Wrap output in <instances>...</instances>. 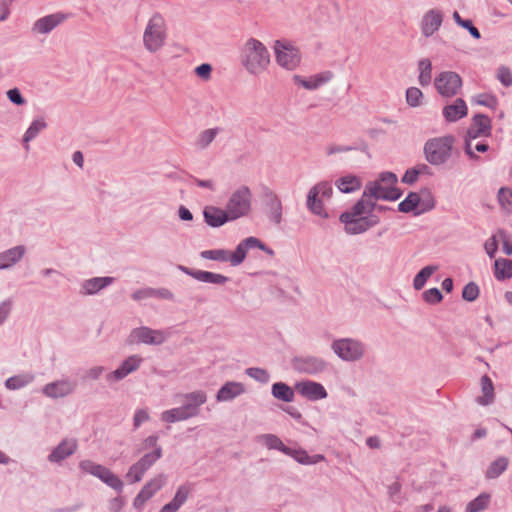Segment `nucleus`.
Returning <instances> with one entry per match:
<instances>
[{
	"instance_id": "56",
	"label": "nucleus",
	"mask_w": 512,
	"mask_h": 512,
	"mask_svg": "<svg viewBox=\"0 0 512 512\" xmlns=\"http://www.w3.org/2000/svg\"><path fill=\"white\" fill-rule=\"evenodd\" d=\"M497 78L504 86L509 87L512 85V73L510 69L505 66L498 69Z\"/></svg>"
},
{
	"instance_id": "62",
	"label": "nucleus",
	"mask_w": 512,
	"mask_h": 512,
	"mask_svg": "<svg viewBox=\"0 0 512 512\" xmlns=\"http://www.w3.org/2000/svg\"><path fill=\"white\" fill-rule=\"evenodd\" d=\"M149 419V414L146 410L140 409L135 412L134 415V426L137 428L139 427L143 422L147 421Z\"/></svg>"
},
{
	"instance_id": "16",
	"label": "nucleus",
	"mask_w": 512,
	"mask_h": 512,
	"mask_svg": "<svg viewBox=\"0 0 512 512\" xmlns=\"http://www.w3.org/2000/svg\"><path fill=\"white\" fill-rule=\"evenodd\" d=\"M295 389L303 397L310 400H319L327 397L324 386L317 382L302 381L295 385Z\"/></svg>"
},
{
	"instance_id": "46",
	"label": "nucleus",
	"mask_w": 512,
	"mask_h": 512,
	"mask_svg": "<svg viewBox=\"0 0 512 512\" xmlns=\"http://www.w3.org/2000/svg\"><path fill=\"white\" fill-rule=\"evenodd\" d=\"M246 246L241 242L238 244L236 250L234 252L229 251V262L232 266H237L241 264L247 254Z\"/></svg>"
},
{
	"instance_id": "43",
	"label": "nucleus",
	"mask_w": 512,
	"mask_h": 512,
	"mask_svg": "<svg viewBox=\"0 0 512 512\" xmlns=\"http://www.w3.org/2000/svg\"><path fill=\"white\" fill-rule=\"evenodd\" d=\"M204 259L229 262V251L224 249L205 250L201 252Z\"/></svg>"
},
{
	"instance_id": "51",
	"label": "nucleus",
	"mask_w": 512,
	"mask_h": 512,
	"mask_svg": "<svg viewBox=\"0 0 512 512\" xmlns=\"http://www.w3.org/2000/svg\"><path fill=\"white\" fill-rule=\"evenodd\" d=\"M478 296H479V288L475 283L470 282L467 285H465V287L463 288V292H462V297L465 300L471 302V301L476 300L478 298Z\"/></svg>"
},
{
	"instance_id": "44",
	"label": "nucleus",
	"mask_w": 512,
	"mask_h": 512,
	"mask_svg": "<svg viewBox=\"0 0 512 512\" xmlns=\"http://www.w3.org/2000/svg\"><path fill=\"white\" fill-rule=\"evenodd\" d=\"M419 201L420 197L417 193H410L402 202L399 203L398 208L401 212L408 213L418 206Z\"/></svg>"
},
{
	"instance_id": "60",
	"label": "nucleus",
	"mask_w": 512,
	"mask_h": 512,
	"mask_svg": "<svg viewBox=\"0 0 512 512\" xmlns=\"http://www.w3.org/2000/svg\"><path fill=\"white\" fill-rule=\"evenodd\" d=\"M195 74L204 81L211 78L212 66L208 63H203L195 68Z\"/></svg>"
},
{
	"instance_id": "39",
	"label": "nucleus",
	"mask_w": 512,
	"mask_h": 512,
	"mask_svg": "<svg viewBox=\"0 0 512 512\" xmlns=\"http://www.w3.org/2000/svg\"><path fill=\"white\" fill-rule=\"evenodd\" d=\"M259 441L265 445L268 449H276L285 454L287 446L281 441V439L272 434H265L259 437Z\"/></svg>"
},
{
	"instance_id": "55",
	"label": "nucleus",
	"mask_w": 512,
	"mask_h": 512,
	"mask_svg": "<svg viewBox=\"0 0 512 512\" xmlns=\"http://www.w3.org/2000/svg\"><path fill=\"white\" fill-rule=\"evenodd\" d=\"M498 236H499V240L502 243L503 251L505 252V254L511 255L512 254V236H510L503 230L498 231Z\"/></svg>"
},
{
	"instance_id": "1",
	"label": "nucleus",
	"mask_w": 512,
	"mask_h": 512,
	"mask_svg": "<svg viewBox=\"0 0 512 512\" xmlns=\"http://www.w3.org/2000/svg\"><path fill=\"white\" fill-rule=\"evenodd\" d=\"M241 64L249 74L260 75L270 64V53L261 41L249 38L241 48Z\"/></svg>"
},
{
	"instance_id": "5",
	"label": "nucleus",
	"mask_w": 512,
	"mask_h": 512,
	"mask_svg": "<svg viewBox=\"0 0 512 512\" xmlns=\"http://www.w3.org/2000/svg\"><path fill=\"white\" fill-rule=\"evenodd\" d=\"M276 63L287 71L296 70L301 64V52L291 41L276 40L273 45Z\"/></svg>"
},
{
	"instance_id": "4",
	"label": "nucleus",
	"mask_w": 512,
	"mask_h": 512,
	"mask_svg": "<svg viewBox=\"0 0 512 512\" xmlns=\"http://www.w3.org/2000/svg\"><path fill=\"white\" fill-rule=\"evenodd\" d=\"M453 146L452 136L432 138L424 145L425 158L432 165H441L451 157Z\"/></svg>"
},
{
	"instance_id": "48",
	"label": "nucleus",
	"mask_w": 512,
	"mask_h": 512,
	"mask_svg": "<svg viewBox=\"0 0 512 512\" xmlns=\"http://www.w3.org/2000/svg\"><path fill=\"white\" fill-rule=\"evenodd\" d=\"M46 127V123L43 120H35L32 122L30 127L27 129L24 135V141L28 143L33 138L37 136V134L42 131Z\"/></svg>"
},
{
	"instance_id": "26",
	"label": "nucleus",
	"mask_w": 512,
	"mask_h": 512,
	"mask_svg": "<svg viewBox=\"0 0 512 512\" xmlns=\"http://www.w3.org/2000/svg\"><path fill=\"white\" fill-rule=\"evenodd\" d=\"M142 359L139 356H130L127 358L122 365L116 369L111 375V378H114L115 380H120L130 374L131 372L135 371L141 364Z\"/></svg>"
},
{
	"instance_id": "22",
	"label": "nucleus",
	"mask_w": 512,
	"mask_h": 512,
	"mask_svg": "<svg viewBox=\"0 0 512 512\" xmlns=\"http://www.w3.org/2000/svg\"><path fill=\"white\" fill-rule=\"evenodd\" d=\"M74 389V385L68 381H57L47 384L43 388V393L51 398L64 397L70 394Z\"/></svg>"
},
{
	"instance_id": "23",
	"label": "nucleus",
	"mask_w": 512,
	"mask_h": 512,
	"mask_svg": "<svg viewBox=\"0 0 512 512\" xmlns=\"http://www.w3.org/2000/svg\"><path fill=\"white\" fill-rule=\"evenodd\" d=\"M324 367L325 364L322 360L313 357L297 358L294 360V368L301 372L312 374L323 370Z\"/></svg>"
},
{
	"instance_id": "42",
	"label": "nucleus",
	"mask_w": 512,
	"mask_h": 512,
	"mask_svg": "<svg viewBox=\"0 0 512 512\" xmlns=\"http://www.w3.org/2000/svg\"><path fill=\"white\" fill-rule=\"evenodd\" d=\"M270 217L276 223L279 224L282 218V204L280 199L272 194L269 202Z\"/></svg>"
},
{
	"instance_id": "7",
	"label": "nucleus",
	"mask_w": 512,
	"mask_h": 512,
	"mask_svg": "<svg viewBox=\"0 0 512 512\" xmlns=\"http://www.w3.org/2000/svg\"><path fill=\"white\" fill-rule=\"evenodd\" d=\"M332 186L328 182H320L313 186L307 195V207L315 215L327 218L328 214L324 208V200L332 195Z\"/></svg>"
},
{
	"instance_id": "8",
	"label": "nucleus",
	"mask_w": 512,
	"mask_h": 512,
	"mask_svg": "<svg viewBox=\"0 0 512 512\" xmlns=\"http://www.w3.org/2000/svg\"><path fill=\"white\" fill-rule=\"evenodd\" d=\"M79 468L83 472L89 473L99 478L101 481L115 490L121 491L123 487L122 481L108 468L100 464H96L90 460H84L80 462Z\"/></svg>"
},
{
	"instance_id": "36",
	"label": "nucleus",
	"mask_w": 512,
	"mask_h": 512,
	"mask_svg": "<svg viewBox=\"0 0 512 512\" xmlns=\"http://www.w3.org/2000/svg\"><path fill=\"white\" fill-rule=\"evenodd\" d=\"M112 281L113 278L111 277L93 278L85 282L84 289L87 294H93L98 292L100 289L106 287L107 285L111 284Z\"/></svg>"
},
{
	"instance_id": "15",
	"label": "nucleus",
	"mask_w": 512,
	"mask_h": 512,
	"mask_svg": "<svg viewBox=\"0 0 512 512\" xmlns=\"http://www.w3.org/2000/svg\"><path fill=\"white\" fill-rule=\"evenodd\" d=\"M491 133V121L488 116L478 114L472 119V123L467 131L466 139H477L478 137L488 136Z\"/></svg>"
},
{
	"instance_id": "29",
	"label": "nucleus",
	"mask_w": 512,
	"mask_h": 512,
	"mask_svg": "<svg viewBox=\"0 0 512 512\" xmlns=\"http://www.w3.org/2000/svg\"><path fill=\"white\" fill-rule=\"evenodd\" d=\"M186 273L201 282H207V283H213V284H224L228 280V278L224 275L209 272V271H202V270L188 271L187 270Z\"/></svg>"
},
{
	"instance_id": "64",
	"label": "nucleus",
	"mask_w": 512,
	"mask_h": 512,
	"mask_svg": "<svg viewBox=\"0 0 512 512\" xmlns=\"http://www.w3.org/2000/svg\"><path fill=\"white\" fill-rule=\"evenodd\" d=\"M155 295V291L153 289H142L133 293L132 297L134 300H141L144 298L152 297Z\"/></svg>"
},
{
	"instance_id": "31",
	"label": "nucleus",
	"mask_w": 512,
	"mask_h": 512,
	"mask_svg": "<svg viewBox=\"0 0 512 512\" xmlns=\"http://www.w3.org/2000/svg\"><path fill=\"white\" fill-rule=\"evenodd\" d=\"M480 382L482 396L477 401L479 404L486 406L494 401V386L492 380L487 375L482 376Z\"/></svg>"
},
{
	"instance_id": "2",
	"label": "nucleus",
	"mask_w": 512,
	"mask_h": 512,
	"mask_svg": "<svg viewBox=\"0 0 512 512\" xmlns=\"http://www.w3.org/2000/svg\"><path fill=\"white\" fill-rule=\"evenodd\" d=\"M168 26L164 16L155 12L148 19L143 32V46L150 53L160 51L166 44Z\"/></svg>"
},
{
	"instance_id": "59",
	"label": "nucleus",
	"mask_w": 512,
	"mask_h": 512,
	"mask_svg": "<svg viewBox=\"0 0 512 512\" xmlns=\"http://www.w3.org/2000/svg\"><path fill=\"white\" fill-rule=\"evenodd\" d=\"M475 102L479 105L495 108L497 99L495 96L489 94H479L475 97Z\"/></svg>"
},
{
	"instance_id": "10",
	"label": "nucleus",
	"mask_w": 512,
	"mask_h": 512,
	"mask_svg": "<svg viewBox=\"0 0 512 512\" xmlns=\"http://www.w3.org/2000/svg\"><path fill=\"white\" fill-rule=\"evenodd\" d=\"M334 352L345 361H355L362 357L364 348L361 343L351 339L334 341Z\"/></svg>"
},
{
	"instance_id": "61",
	"label": "nucleus",
	"mask_w": 512,
	"mask_h": 512,
	"mask_svg": "<svg viewBox=\"0 0 512 512\" xmlns=\"http://www.w3.org/2000/svg\"><path fill=\"white\" fill-rule=\"evenodd\" d=\"M498 199L503 207H505L506 204H510L512 199L511 190L508 188H501L498 192Z\"/></svg>"
},
{
	"instance_id": "21",
	"label": "nucleus",
	"mask_w": 512,
	"mask_h": 512,
	"mask_svg": "<svg viewBox=\"0 0 512 512\" xmlns=\"http://www.w3.org/2000/svg\"><path fill=\"white\" fill-rule=\"evenodd\" d=\"M468 108L461 98L456 99L452 104L443 108V116L449 122H455L467 115Z\"/></svg>"
},
{
	"instance_id": "34",
	"label": "nucleus",
	"mask_w": 512,
	"mask_h": 512,
	"mask_svg": "<svg viewBox=\"0 0 512 512\" xmlns=\"http://www.w3.org/2000/svg\"><path fill=\"white\" fill-rule=\"evenodd\" d=\"M184 400L187 402L185 407H194L195 416L199 413V407L204 404L207 400L206 394L203 391H195L184 395Z\"/></svg>"
},
{
	"instance_id": "6",
	"label": "nucleus",
	"mask_w": 512,
	"mask_h": 512,
	"mask_svg": "<svg viewBox=\"0 0 512 512\" xmlns=\"http://www.w3.org/2000/svg\"><path fill=\"white\" fill-rule=\"evenodd\" d=\"M252 193L247 186H241L236 189L230 196L226 208L230 215V219L247 216L251 210Z\"/></svg>"
},
{
	"instance_id": "25",
	"label": "nucleus",
	"mask_w": 512,
	"mask_h": 512,
	"mask_svg": "<svg viewBox=\"0 0 512 512\" xmlns=\"http://www.w3.org/2000/svg\"><path fill=\"white\" fill-rule=\"evenodd\" d=\"M335 186L343 193H352L362 186V179L356 175L348 174L335 181Z\"/></svg>"
},
{
	"instance_id": "40",
	"label": "nucleus",
	"mask_w": 512,
	"mask_h": 512,
	"mask_svg": "<svg viewBox=\"0 0 512 512\" xmlns=\"http://www.w3.org/2000/svg\"><path fill=\"white\" fill-rule=\"evenodd\" d=\"M419 68V83L426 86L431 81L432 65L429 59H422L418 64Z\"/></svg>"
},
{
	"instance_id": "28",
	"label": "nucleus",
	"mask_w": 512,
	"mask_h": 512,
	"mask_svg": "<svg viewBox=\"0 0 512 512\" xmlns=\"http://www.w3.org/2000/svg\"><path fill=\"white\" fill-rule=\"evenodd\" d=\"M244 392V387L238 382L226 383L217 393L218 401H229Z\"/></svg>"
},
{
	"instance_id": "53",
	"label": "nucleus",
	"mask_w": 512,
	"mask_h": 512,
	"mask_svg": "<svg viewBox=\"0 0 512 512\" xmlns=\"http://www.w3.org/2000/svg\"><path fill=\"white\" fill-rule=\"evenodd\" d=\"M145 472L146 471L136 463L129 469L127 478L131 483H136L142 479Z\"/></svg>"
},
{
	"instance_id": "13",
	"label": "nucleus",
	"mask_w": 512,
	"mask_h": 512,
	"mask_svg": "<svg viewBox=\"0 0 512 512\" xmlns=\"http://www.w3.org/2000/svg\"><path fill=\"white\" fill-rule=\"evenodd\" d=\"M69 15L57 12L38 19L33 25V31L47 34L68 19Z\"/></svg>"
},
{
	"instance_id": "12",
	"label": "nucleus",
	"mask_w": 512,
	"mask_h": 512,
	"mask_svg": "<svg viewBox=\"0 0 512 512\" xmlns=\"http://www.w3.org/2000/svg\"><path fill=\"white\" fill-rule=\"evenodd\" d=\"M347 219H350L348 214H342L340 216V221L344 224L346 232L350 234L363 233L379 222L378 217L371 214L365 217H358V221H350Z\"/></svg>"
},
{
	"instance_id": "45",
	"label": "nucleus",
	"mask_w": 512,
	"mask_h": 512,
	"mask_svg": "<svg viewBox=\"0 0 512 512\" xmlns=\"http://www.w3.org/2000/svg\"><path fill=\"white\" fill-rule=\"evenodd\" d=\"M162 455L160 447L155 448L152 453L144 455L138 462L140 467L147 471Z\"/></svg>"
},
{
	"instance_id": "58",
	"label": "nucleus",
	"mask_w": 512,
	"mask_h": 512,
	"mask_svg": "<svg viewBox=\"0 0 512 512\" xmlns=\"http://www.w3.org/2000/svg\"><path fill=\"white\" fill-rule=\"evenodd\" d=\"M246 373L257 381L267 382L269 380V374L267 371L261 368H248Z\"/></svg>"
},
{
	"instance_id": "41",
	"label": "nucleus",
	"mask_w": 512,
	"mask_h": 512,
	"mask_svg": "<svg viewBox=\"0 0 512 512\" xmlns=\"http://www.w3.org/2000/svg\"><path fill=\"white\" fill-rule=\"evenodd\" d=\"M437 270L436 266H426L415 276L413 285L416 290L424 287L427 279Z\"/></svg>"
},
{
	"instance_id": "52",
	"label": "nucleus",
	"mask_w": 512,
	"mask_h": 512,
	"mask_svg": "<svg viewBox=\"0 0 512 512\" xmlns=\"http://www.w3.org/2000/svg\"><path fill=\"white\" fill-rule=\"evenodd\" d=\"M499 241L500 240H499L498 233L496 235L491 236L488 240H486V242L484 244V249L490 258L495 257V254L498 249Z\"/></svg>"
},
{
	"instance_id": "19",
	"label": "nucleus",
	"mask_w": 512,
	"mask_h": 512,
	"mask_svg": "<svg viewBox=\"0 0 512 512\" xmlns=\"http://www.w3.org/2000/svg\"><path fill=\"white\" fill-rule=\"evenodd\" d=\"M333 77V74L330 71H325L313 76H310L307 79L302 78L299 75H295L293 77L294 82L297 85H301L307 90H315L319 88L320 86L326 84L329 82Z\"/></svg>"
},
{
	"instance_id": "30",
	"label": "nucleus",
	"mask_w": 512,
	"mask_h": 512,
	"mask_svg": "<svg viewBox=\"0 0 512 512\" xmlns=\"http://www.w3.org/2000/svg\"><path fill=\"white\" fill-rule=\"evenodd\" d=\"M285 454L291 456L297 462H299L300 464H304V465L316 464L324 459V457L322 455L310 456L304 450L292 449L289 447L287 448Z\"/></svg>"
},
{
	"instance_id": "24",
	"label": "nucleus",
	"mask_w": 512,
	"mask_h": 512,
	"mask_svg": "<svg viewBox=\"0 0 512 512\" xmlns=\"http://www.w3.org/2000/svg\"><path fill=\"white\" fill-rule=\"evenodd\" d=\"M76 449L77 443L75 440H64L52 451L49 455V460L51 462H59L72 455Z\"/></svg>"
},
{
	"instance_id": "63",
	"label": "nucleus",
	"mask_w": 512,
	"mask_h": 512,
	"mask_svg": "<svg viewBox=\"0 0 512 512\" xmlns=\"http://www.w3.org/2000/svg\"><path fill=\"white\" fill-rule=\"evenodd\" d=\"M7 96L9 98V100L17 105H22L24 104V99L22 98L20 92L18 89H10L8 92H7Z\"/></svg>"
},
{
	"instance_id": "49",
	"label": "nucleus",
	"mask_w": 512,
	"mask_h": 512,
	"mask_svg": "<svg viewBox=\"0 0 512 512\" xmlns=\"http://www.w3.org/2000/svg\"><path fill=\"white\" fill-rule=\"evenodd\" d=\"M216 129H207L203 131L196 140V145L199 148H206L216 137Z\"/></svg>"
},
{
	"instance_id": "32",
	"label": "nucleus",
	"mask_w": 512,
	"mask_h": 512,
	"mask_svg": "<svg viewBox=\"0 0 512 512\" xmlns=\"http://www.w3.org/2000/svg\"><path fill=\"white\" fill-rule=\"evenodd\" d=\"M494 275L497 280H505L512 277V260L499 258L494 263Z\"/></svg>"
},
{
	"instance_id": "20",
	"label": "nucleus",
	"mask_w": 512,
	"mask_h": 512,
	"mask_svg": "<svg viewBox=\"0 0 512 512\" xmlns=\"http://www.w3.org/2000/svg\"><path fill=\"white\" fill-rule=\"evenodd\" d=\"M195 416L194 407H185L184 405L178 408L166 410L161 414V420L167 423H174L177 421L187 420Z\"/></svg>"
},
{
	"instance_id": "57",
	"label": "nucleus",
	"mask_w": 512,
	"mask_h": 512,
	"mask_svg": "<svg viewBox=\"0 0 512 512\" xmlns=\"http://www.w3.org/2000/svg\"><path fill=\"white\" fill-rule=\"evenodd\" d=\"M190 493V488L186 485H182L177 489V492L172 499L178 506H182L187 500Z\"/></svg>"
},
{
	"instance_id": "50",
	"label": "nucleus",
	"mask_w": 512,
	"mask_h": 512,
	"mask_svg": "<svg viewBox=\"0 0 512 512\" xmlns=\"http://www.w3.org/2000/svg\"><path fill=\"white\" fill-rule=\"evenodd\" d=\"M422 96L423 94L420 89L416 87H410L406 92L407 103L413 107L418 106L420 105Z\"/></svg>"
},
{
	"instance_id": "14",
	"label": "nucleus",
	"mask_w": 512,
	"mask_h": 512,
	"mask_svg": "<svg viewBox=\"0 0 512 512\" xmlns=\"http://www.w3.org/2000/svg\"><path fill=\"white\" fill-rule=\"evenodd\" d=\"M131 341L145 344H161L165 341L166 335L159 330H152L148 327L134 329L131 332Z\"/></svg>"
},
{
	"instance_id": "38",
	"label": "nucleus",
	"mask_w": 512,
	"mask_h": 512,
	"mask_svg": "<svg viewBox=\"0 0 512 512\" xmlns=\"http://www.w3.org/2000/svg\"><path fill=\"white\" fill-rule=\"evenodd\" d=\"M508 466V459L505 457L498 458L490 464L486 471V477L490 479L497 478Z\"/></svg>"
},
{
	"instance_id": "27",
	"label": "nucleus",
	"mask_w": 512,
	"mask_h": 512,
	"mask_svg": "<svg viewBox=\"0 0 512 512\" xmlns=\"http://www.w3.org/2000/svg\"><path fill=\"white\" fill-rule=\"evenodd\" d=\"M25 253L23 246H16L0 254V269H6L19 261Z\"/></svg>"
},
{
	"instance_id": "18",
	"label": "nucleus",
	"mask_w": 512,
	"mask_h": 512,
	"mask_svg": "<svg viewBox=\"0 0 512 512\" xmlns=\"http://www.w3.org/2000/svg\"><path fill=\"white\" fill-rule=\"evenodd\" d=\"M443 21V14L438 9L429 10L422 19V33L429 37L433 35L441 26Z\"/></svg>"
},
{
	"instance_id": "3",
	"label": "nucleus",
	"mask_w": 512,
	"mask_h": 512,
	"mask_svg": "<svg viewBox=\"0 0 512 512\" xmlns=\"http://www.w3.org/2000/svg\"><path fill=\"white\" fill-rule=\"evenodd\" d=\"M396 183L397 177L395 174L384 172L378 180L367 183L365 191L371 198L396 200L401 195L396 188Z\"/></svg>"
},
{
	"instance_id": "9",
	"label": "nucleus",
	"mask_w": 512,
	"mask_h": 512,
	"mask_svg": "<svg viewBox=\"0 0 512 512\" xmlns=\"http://www.w3.org/2000/svg\"><path fill=\"white\" fill-rule=\"evenodd\" d=\"M437 91L445 97H452L458 93L462 86L461 77L452 71L440 73L434 81Z\"/></svg>"
},
{
	"instance_id": "33",
	"label": "nucleus",
	"mask_w": 512,
	"mask_h": 512,
	"mask_svg": "<svg viewBox=\"0 0 512 512\" xmlns=\"http://www.w3.org/2000/svg\"><path fill=\"white\" fill-rule=\"evenodd\" d=\"M371 197L366 194L364 190L361 199L353 206L349 213L355 214L356 216H367L366 214H370L374 207L375 203L371 201Z\"/></svg>"
},
{
	"instance_id": "17",
	"label": "nucleus",
	"mask_w": 512,
	"mask_h": 512,
	"mask_svg": "<svg viewBox=\"0 0 512 512\" xmlns=\"http://www.w3.org/2000/svg\"><path fill=\"white\" fill-rule=\"evenodd\" d=\"M203 215L206 223L212 227H220L228 221H233L232 219H230V215L227 211V208L223 210L212 205L206 206L204 208Z\"/></svg>"
},
{
	"instance_id": "54",
	"label": "nucleus",
	"mask_w": 512,
	"mask_h": 512,
	"mask_svg": "<svg viewBox=\"0 0 512 512\" xmlns=\"http://www.w3.org/2000/svg\"><path fill=\"white\" fill-rule=\"evenodd\" d=\"M423 298L427 303L436 304L442 300V294L437 288H431L423 293Z\"/></svg>"
},
{
	"instance_id": "37",
	"label": "nucleus",
	"mask_w": 512,
	"mask_h": 512,
	"mask_svg": "<svg viewBox=\"0 0 512 512\" xmlns=\"http://www.w3.org/2000/svg\"><path fill=\"white\" fill-rule=\"evenodd\" d=\"M272 394L275 398L285 402H291L294 397L293 390L285 383H275L272 387Z\"/></svg>"
},
{
	"instance_id": "35",
	"label": "nucleus",
	"mask_w": 512,
	"mask_h": 512,
	"mask_svg": "<svg viewBox=\"0 0 512 512\" xmlns=\"http://www.w3.org/2000/svg\"><path fill=\"white\" fill-rule=\"evenodd\" d=\"M491 495L489 493H481L474 500L470 501L466 506V512H480L486 509L490 503Z\"/></svg>"
},
{
	"instance_id": "47",
	"label": "nucleus",
	"mask_w": 512,
	"mask_h": 512,
	"mask_svg": "<svg viewBox=\"0 0 512 512\" xmlns=\"http://www.w3.org/2000/svg\"><path fill=\"white\" fill-rule=\"evenodd\" d=\"M476 139H466L465 140V151L470 157L475 156V152H486L488 150V145L483 142H476Z\"/></svg>"
},
{
	"instance_id": "11",
	"label": "nucleus",
	"mask_w": 512,
	"mask_h": 512,
	"mask_svg": "<svg viewBox=\"0 0 512 512\" xmlns=\"http://www.w3.org/2000/svg\"><path fill=\"white\" fill-rule=\"evenodd\" d=\"M165 483L166 477L164 474H159L152 478L135 497L133 502L134 507L137 509L142 508L144 504L165 485Z\"/></svg>"
}]
</instances>
